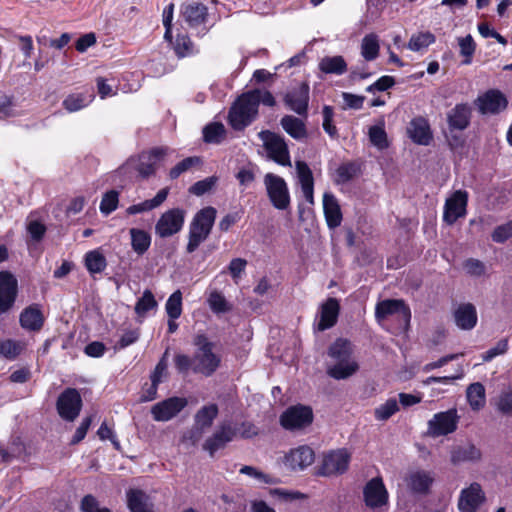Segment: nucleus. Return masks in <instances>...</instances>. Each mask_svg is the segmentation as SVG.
I'll return each instance as SVG.
<instances>
[{"label": "nucleus", "mask_w": 512, "mask_h": 512, "mask_svg": "<svg viewBox=\"0 0 512 512\" xmlns=\"http://www.w3.org/2000/svg\"><path fill=\"white\" fill-rule=\"evenodd\" d=\"M481 451L473 444L458 445L451 449L450 461L453 465L477 462L481 459Z\"/></svg>", "instance_id": "nucleus-24"}, {"label": "nucleus", "mask_w": 512, "mask_h": 512, "mask_svg": "<svg viewBox=\"0 0 512 512\" xmlns=\"http://www.w3.org/2000/svg\"><path fill=\"white\" fill-rule=\"evenodd\" d=\"M168 353L169 350L167 349L157 363L150 376L151 382L160 384L162 382V378L166 376L168 368Z\"/></svg>", "instance_id": "nucleus-58"}, {"label": "nucleus", "mask_w": 512, "mask_h": 512, "mask_svg": "<svg viewBox=\"0 0 512 512\" xmlns=\"http://www.w3.org/2000/svg\"><path fill=\"white\" fill-rule=\"evenodd\" d=\"M459 416L456 409L434 414L427 424V434L440 437L453 433L457 429Z\"/></svg>", "instance_id": "nucleus-10"}, {"label": "nucleus", "mask_w": 512, "mask_h": 512, "mask_svg": "<svg viewBox=\"0 0 512 512\" xmlns=\"http://www.w3.org/2000/svg\"><path fill=\"white\" fill-rule=\"evenodd\" d=\"M318 67L326 74L342 75L347 71V63L340 55L323 57Z\"/></svg>", "instance_id": "nucleus-35"}, {"label": "nucleus", "mask_w": 512, "mask_h": 512, "mask_svg": "<svg viewBox=\"0 0 512 512\" xmlns=\"http://www.w3.org/2000/svg\"><path fill=\"white\" fill-rule=\"evenodd\" d=\"M257 114L258 109L254 99L245 92L231 106L228 115L229 124L235 130H242L256 119Z\"/></svg>", "instance_id": "nucleus-3"}, {"label": "nucleus", "mask_w": 512, "mask_h": 512, "mask_svg": "<svg viewBox=\"0 0 512 512\" xmlns=\"http://www.w3.org/2000/svg\"><path fill=\"white\" fill-rule=\"evenodd\" d=\"M379 38L376 34L370 33L364 36L361 42V55L366 61H372L379 55Z\"/></svg>", "instance_id": "nucleus-39"}, {"label": "nucleus", "mask_w": 512, "mask_h": 512, "mask_svg": "<svg viewBox=\"0 0 512 512\" xmlns=\"http://www.w3.org/2000/svg\"><path fill=\"white\" fill-rule=\"evenodd\" d=\"M198 349L194 355V372L211 376L220 366L221 358L213 352V344L203 335L196 338Z\"/></svg>", "instance_id": "nucleus-4"}, {"label": "nucleus", "mask_w": 512, "mask_h": 512, "mask_svg": "<svg viewBox=\"0 0 512 512\" xmlns=\"http://www.w3.org/2000/svg\"><path fill=\"white\" fill-rule=\"evenodd\" d=\"M408 132L411 139L417 144L428 145L431 140L429 126L422 118L412 120Z\"/></svg>", "instance_id": "nucleus-34"}, {"label": "nucleus", "mask_w": 512, "mask_h": 512, "mask_svg": "<svg viewBox=\"0 0 512 512\" xmlns=\"http://www.w3.org/2000/svg\"><path fill=\"white\" fill-rule=\"evenodd\" d=\"M157 302L153 293L150 290H145L141 298L138 299L135 305V312L139 316H144L146 312L155 308Z\"/></svg>", "instance_id": "nucleus-52"}, {"label": "nucleus", "mask_w": 512, "mask_h": 512, "mask_svg": "<svg viewBox=\"0 0 512 512\" xmlns=\"http://www.w3.org/2000/svg\"><path fill=\"white\" fill-rule=\"evenodd\" d=\"M224 135L225 127L219 122L211 123L203 129L204 140L208 143H219Z\"/></svg>", "instance_id": "nucleus-47"}, {"label": "nucleus", "mask_w": 512, "mask_h": 512, "mask_svg": "<svg viewBox=\"0 0 512 512\" xmlns=\"http://www.w3.org/2000/svg\"><path fill=\"white\" fill-rule=\"evenodd\" d=\"M106 265L104 255L97 250L90 251L85 255V266L91 274L101 273Z\"/></svg>", "instance_id": "nucleus-44"}, {"label": "nucleus", "mask_w": 512, "mask_h": 512, "mask_svg": "<svg viewBox=\"0 0 512 512\" xmlns=\"http://www.w3.org/2000/svg\"><path fill=\"white\" fill-rule=\"evenodd\" d=\"M468 194L466 191L457 190L446 199L444 205L443 220L449 224H454L459 218L466 215V206Z\"/></svg>", "instance_id": "nucleus-16"}, {"label": "nucleus", "mask_w": 512, "mask_h": 512, "mask_svg": "<svg viewBox=\"0 0 512 512\" xmlns=\"http://www.w3.org/2000/svg\"><path fill=\"white\" fill-rule=\"evenodd\" d=\"M295 168L301 187L314 185L313 174L307 163L304 161H296Z\"/></svg>", "instance_id": "nucleus-53"}, {"label": "nucleus", "mask_w": 512, "mask_h": 512, "mask_svg": "<svg viewBox=\"0 0 512 512\" xmlns=\"http://www.w3.org/2000/svg\"><path fill=\"white\" fill-rule=\"evenodd\" d=\"M340 306L335 298H329L321 305L320 319L318 322V330L324 331L333 327L339 315Z\"/></svg>", "instance_id": "nucleus-25"}, {"label": "nucleus", "mask_w": 512, "mask_h": 512, "mask_svg": "<svg viewBox=\"0 0 512 512\" xmlns=\"http://www.w3.org/2000/svg\"><path fill=\"white\" fill-rule=\"evenodd\" d=\"M471 117V108L468 104H457L447 114L448 125L451 130H464L468 127Z\"/></svg>", "instance_id": "nucleus-27"}, {"label": "nucleus", "mask_w": 512, "mask_h": 512, "mask_svg": "<svg viewBox=\"0 0 512 512\" xmlns=\"http://www.w3.org/2000/svg\"><path fill=\"white\" fill-rule=\"evenodd\" d=\"M399 410L395 398L388 399L385 403L378 406L375 411V418L379 421H386Z\"/></svg>", "instance_id": "nucleus-51"}, {"label": "nucleus", "mask_w": 512, "mask_h": 512, "mask_svg": "<svg viewBox=\"0 0 512 512\" xmlns=\"http://www.w3.org/2000/svg\"><path fill=\"white\" fill-rule=\"evenodd\" d=\"M201 164L200 157L192 156L187 157L177 163L169 172V176L171 179L178 178L184 172L191 170L193 167L199 166Z\"/></svg>", "instance_id": "nucleus-46"}, {"label": "nucleus", "mask_w": 512, "mask_h": 512, "mask_svg": "<svg viewBox=\"0 0 512 512\" xmlns=\"http://www.w3.org/2000/svg\"><path fill=\"white\" fill-rule=\"evenodd\" d=\"M496 243H503L512 237V221L496 227L491 235Z\"/></svg>", "instance_id": "nucleus-63"}, {"label": "nucleus", "mask_w": 512, "mask_h": 512, "mask_svg": "<svg viewBox=\"0 0 512 512\" xmlns=\"http://www.w3.org/2000/svg\"><path fill=\"white\" fill-rule=\"evenodd\" d=\"M216 182L217 178L214 176L200 180L190 187V192L194 195L201 196L209 192L215 186Z\"/></svg>", "instance_id": "nucleus-62"}, {"label": "nucleus", "mask_w": 512, "mask_h": 512, "mask_svg": "<svg viewBox=\"0 0 512 512\" xmlns=\"http://www.w3.org/2000/svg\"><path fill=\"white\" fill-rule=\"evenodd\" d=\"M216 213V209L210 206L196 213L189 227V239L186 247L188 253L194 252L208 238L215 222Z\"/></svg>", "instance_id": "nucleus-2"}, {"label": "nucleus", "mask_w": 512, "mask_h": 512, "mask_svg": "<svg viewBox=\"0 0 512 512\" xmlns=\"http://www.w3.org/2000/svg\"><path fill=\"white\" fill-rule=\"evenodd\" d=\"M280 124L284 131L296 140L307 137V129L303 120L292 115L282 117Z\"/></svg>", "instance_id": "nucleus-31"}, {"label": "nucleus", "mask_w": 512, "mask_h": 512, "mask_svg": "<svg viewBox=\"0 0 512 512\" xmlns=\"http://www.w3.org/2000/svg\"><path fill=\"white\" fill-rule=\"evenodd\" d=\"M258 136L270 159L279 165L291 166L289 150L283 137L270 131H261Z\"/></svg>", "instance_id": "nucleus-6"}, {"label": "nucleus", "mask_w": 512, "mask_h": 512, "mask_svg": "<svg viewBox=\"0 0 512 512\" xmlns=\"http://www.w3.org/2000/svg\"><path fill=\"white\" fill-rule=\"evenodd\" d=\"M351 459V454L346 449L332 450L324 455L320 474L332 476L346 472Z\"/></svg>", "instance_id": "nucleus-13"}, {"label": "nucleus", "mask_w": 512, "mask_h": 512, "mask_svg": "<svg viewBox=\"0 0 512 512\" xmlns=\"http://www.w3.org/2000/svg\"><path fill=\"white\" fill-rule=\"evenodd\" d=\"M365 505L372 510H381L387 506L389 493L381 477L369 480L363 488Z\"/></svg>", "instance_id": "nucleus-9"}, {"label": "nucleus", "mask_w": 512, "mask_h": 512, "mask_svg": "<svg viewBox=\"0 0 512 512\" xmlns=\"http://www.w3.org/2000/svg\"><path fill=\"white\" fill-rule=\"evenodd\" d=\"M466 396L472 410L477 411L485 406V387L480 382H475L469 385L466 391Z\"/></svg>", "instance_id": "nucleus-37"}, {"label": "nucleus", "mask_w": 512, "mask_h": 512, "mask_svg": "<svg viewBox=\"0 0 512 512\" xmlns=\"http://www.w3.org/2000/svg\"><path fill=\"white\" fill-rule=\"evenodd\" d=\"M477 104L483 114H496L507 106V99L498 90H490L478 97Z\"/></svg>", "instance_id": "nucleus-22"}, {"label": "nucleus", "mask_w": 512, "mask_h": 512, "mask_svg": "<svg viewBox=\"0 0 512 512\" xmlns=\"http://www.w3.org/2000/svg\"><path fill=\"white\" fill-rule=\"evenodd\" d=\"M246 266L247 261L243 258H234L230 261L228 271L236 284L239 282L241 274L245 271Z\"/></svg>", "instance_id": "nucleus-64"}, {"label": "nucleus", "mask_w": 512, "mask_h": 512, "mask_svg": "<svg viewBox=\"0 0 512 512\" xmlns=\"http://www.w3.org/2000/svg\"><path fill=\"white\" fill-rule=\"evenodd\" d=\"M313 421V412L309 406L295 405L287 408L280 417L281 425L291 431L308 427Z\"/></svg>", "instance_id": "nucleus-7"}, {"label": "nucleus", "mask_w": 512, "mask_h": 512, "mask_svg": "<svg viewBox=\"0 0 512 512\" xmlns=\"http://www.w3.org/2000/svg\"><path fill=\"white\" fill-rule=\"evenodd\" d=\"M369 139L371 143L380 150L388 147L387 134L384 130L383 123L369 128Z\"/></svg>", "instance_id": "nucleus-50"}, {"label": "nucleus", "mask_w": 512, "mask_h": 512, "mask_svg": "<svg viewBox=\"0 0 512 512\" xmlns=\"http://www.w3.org/2000/svg\"><path fill=\"white\" fill-rule=\"evenodd\" d=\"M129 233L131 236V246L133 251L138 255H143L151 245L150 234L137 228H131Z\"/></svg>", "instance_id": "nucleus-38"}, {"label": "nucleus", "mask_w": 512, "mask_h": 512, "mask_svg": "<svg viewBox=\"0 0 512 512\" xmlns=\"http://www.w3.org/2000/svg\"><path fill=\"white\" fill-rule=\"evenodd\" d=\"M458 44L460 47V54L465 57L464 64H470L472 56L475 52V42L471 35L459 38Z\"/></svg>", "instance_id": "nucleus-56"}, {"label": "nucleus", "mask_w": 512, "mask_h": 512, "mask_svg": "<svg viewBox=\"0 0 512 512\" xmlns=\"http://www.w3.org/2000/svg\"><path fill=\"white\" fill-rule=\"evenodd\" d=\"M485 500V492L481 485L473 482L460 491L457 506L460 512H477Z\"/></svg>", "instance_id": "nucleus-15"}, {"label": "nucleus", "mask_w": 512, "mask_h": 512, "mask_svg": "<svg viewBox=\"0 0 512 512\" xmlns=\"http://www.w3.org/2000/svg\"><path fill=\"white\" fill-rule=\"evenodd\" d=\"M118 203L119 192L116 190H110L103 195L99 209L102 214L109 215L117 209Z\"/></svg>", "instance_id": "nucleus-48"}, {"label": "nucleus", "mask_w": 512, "mask_h": 512, "mask_svg": "<svg viewBox=\"0 0 512 512\" xmlns=\"http://www.w3.org/2000/svg\"><path fill=\"white\" fill-rule=\"evenodd\" d=\"M165 310L169 318L176 320L181 316L182 313V293L180 290H176L170 295L166 304Z\"/></svg>", "instance_id": "nucleus-45"}, {"label": "nucleus", "mask_w": 512, "mask_h": 512, "mask_svg": "<svg viewBox=\"0 0 512 512\" xmlns=\"http://www.w3.org/2000/svg\"><path fill=\"white\" fill-rule=\"evenodd\" d=\"M235 437H237L236 429L233 428L229 422H224L219 426L218 430L205 441L203 448L210 456H213L216 451L224 448L226 444L231 442Z\"/></svg>", "instance_id": "nucleus-20"}, {"label": "nucleus", "mask_w": 512, "mask_h": 512, "mask_svg": "<svg viewBox=\"0 0 512 512\" xmlns=\"http://www.w3.org/2000/svg\"><path fill=\"white\" fill-rule=\"evenodd\" d=\"M188 404L184 397H170L154 404L151 415L155 421L167 422L176 417Z\"/></svg>", "instance_id": "nucleus-14"}, {"label": "nucleus", "mask_w": 512, "mask_h": 512, "mask_svg": "<svg viewBox=\"0 0 512 512\" xmlns=\"http://www.w3.org/2000/svg\"><path fill=\"white\" fill-rule=\"evenodd\" d=\"M323 210L329 228L340 226L342 221L341 209L336 197L330 192H325L323 195Z\"/></svg>", "instance_id": "nucleus-26"}, {"label": "nucleus", "mask_w": 512, "mask_h": 512, "mask_svg": "<svg viewBox=\"0 0 512 512\" xmlns=\"http://www.w3.org/2000/svg\"><path fill=\"white\" fill-rule=\"evenodd\" d=\"M358 369L359 365L357 361L349 357L344 360L336 361L334 365L329 366L327 374L336 380H342L354 375Z\"/></svg>", "instance_id": "nucleus-29"}, {"label": "nucleus", "mask_w": 512, "mask_h": 512, "mask_svg": "<svg viewBox=\"0 0 512 512\" xmlns=\"http://www.w3.org/2000/svg\"><path fill=\"white\" fill-rule=\"evenodd\" d=\"M315 460V452L308 445H300L290 449L283 457L284 466L293 472L303 471Z\"/></svg>", "instance_id": "nucleus-12"}, {"label": "nucleus", "mask_w": 512, "mask_h": 512, "mask_svg": "<svg viewBox=\"0 0 512 512\" xmlns=\"http://www.w3.org/2000/svg\"><path fill=\"white\" fill-rule=\"evenodd\" d=\"M357 173V167L353 163H345L340 165L336 170V179L335 182L337 184L347 183L352 180Z\"/></svg>", "instance_id": "nucleus-54"}, {"label": "nucleus", "mask_w": 512, "mask_h": 512, "mask_svg": "<svg viewBox=\"0 0 512 512\" xmlns=\"http://www.w3.org/2000/svg\"><path fill=\"white\" fill-rule=\"evenodd\" d=\"M497 409L505 415H512V391L505 390L500 393L496 401Z\"/></svg>", "instance_id": "nucleus-61"}, {"label": "nucleus", "mask_w": 512, "mask_h": 512, "mask_svg": "<svg viewBox=\"0 0 512 512\" xmlns=\"http://www.w3.org/2000/svg\"><path fill=\"white\" fill-rule=\"evenodd\" d=\"M263 182L271 204L279 210L288 209L291 198L286 181L276 174L267 173Z\"/></svg>", "instance_id": "nucleus-5"}, {"label": "nucleus", "mask_w": 512, "mask_h": 512, "mask_svg": "<svg viewBox=\"0 0 512 512\" xmlns=\"http://www.w3.org/2000/svg\"><path fill=\"white\" fill-rule=\"evenodd\" d=\"M186 212L180 208H173L164 212L155 225V233L161 238H167L178 233L185 221Z\"/></svg>", "instance_id": "nucleus-11"}, {"label": "nucleus", "mask_w": 512, "mask_h": 512, "mask_svg": "<svg viewBox=\"0 0 512 512\" xmlns=\"http://www.w3.org/2000/svg\"><path fill=\"white\" fill-rule=\"evenodd\" d=\"M309 85L301 83L288 91L284 96L286 106L300 116H306L309 104Z\"/></svg>", "instance_id": "nucleus-18"}, {"label": "nucleus", "mask_w": 512, "mask_h": 512, "mask_svg": "<svg viewBox=\"0 0 512 512\" xmlns=\"http://www.w3.org/2000/svg\"><path fill=\"white\" fill-rule=\"evenodd\" d=\"M56 408L59 416L69 422H73L80 414L82 399L75 388L65 389L58 397Z\"/></svg>", "instance_id": "nucleus-8"}, {"label": "nucleus", "mask_w": 512, "mask_h": 512, "mask_svg": "<svg viewBox=\"0 0 512 512\" xmlns=\"http://www.w3.org/2000/svg\"><path fill=\"white\" fill-rule=\"evenodd\" d=\"M463 268L465 272L473 277H480L485 274L486 266L485 264L474 258H469L463 263Z\"/></svg>", "instance_id": "nucleus-59"}, {"label": "nucleus", "mask_w": 512, "mask_h": 512, "mask_svg": "<svg viewBox=\"0 0 512 512\" xmlns=\"http://www.w3.org/2000/svg\"><path fill=\"white\" fill-rule=\"evenodd\" d=\"M168 153L169 149L167 147L154 148L149 152H143L137 157L129 158L119 167L118 173L128 178L135 175L144 179L148 178L156 172Z\"/></svg>", "instance_id": "nucleus-1"}, {"label": "nucleus", "mask_w": 512, "mask_h": 512, "mask_svg": "<svg viewBox=\"0 0 512 512\" xmlns=\"http://www.w3.org/2000/svg\"><path fill=\"white\" fill-rule=\"evenodd\" d=\"M247 93L251 95V99H254L257 108L259 107L260 103L270 107L275 105V99L269 91L254 89L248 91Z\"/></svg>", "instance_id": "nucleus-60"}, {"label": "nucleus", "mask_w": 512, "mask_h": 512, "mask_svg": "<svg viewBox=\"0 0 512 512\" xmlns=\"http://www.w3.org/2000/svg\"><path fill=\"white\" fill-rule=\"evenodd\" d=\"M17 279L7 271L0 272V314L10 310L17 296Z\"/></svg>", "instance_id": "nucleus-19"}, {"label": "nucleus", "mask_w": 512, "mask_h": 512, "mask_svg": "<svg viewBox=\"0 0 512 512\" xmlns=\"http://www.w3.org/2000/svg\"><path fill=\"white\" fill-rule=\"evenodd\" d=\"M169 42L179 58L187 57L195 52L193 42L186 34H178L174 42L172 40Z\"/></svg>", "instance_id": "nucleus-43"}, {"label": "nucleus", "mask_w": 512, "mask_h": 512, "mask_svg": "<svg viewBox=\"0 0 512 512\" xmlns=\"http://www.w3.org/2000/svg\"><path fill=\"white\" fill-rule=\"evenodd\" d=\"M43 323L44 317L38 305H31L20 314V324L26 330L38 331Z\"/></svg>", "instance_id": "nucleus-30"}, {"label": "nucleus", "mask_w": 512, "mask_h": 512, "mask_svg": "<svg viewBox=\"0 0 512 512\" xmlns=\"http://www.w3.org/2000/svg\"><path fill=\"white\" fill-rule=\"evenodd\" d=\"M456 325L462 330H471L477 323L476 308L471 303H464L454 311Z\"/></svg>", "instance_id": "nucleus-28"}, {"label": "nucleus", "mask_w": 512, "mask_h": 512, "mask_svg": "<svg viewBox=\"0 0 512 512\" xmlns=\"http://www.w3.org/2000/svg\"><path fill=\"white\" fill-rule=\"evenodd\" d=\"M127 503L131 512H152L150 499L141 490H129L127 492Z\"/></svg>", "instance_id": "nucleus-33"}, {"label": "nucleus", "mask_w": 512, "mask_h": 512, "mask_svg": "<svg viewBox=\"0 0 512 512\" xmlns=\"http://www.w3.org/2000/svg\"><path fill=\"white\" fill-rule=\"evenodd\" d=\"M322 117H323V122H322L323 130L332 139L338 138V136H339L338 129L333 124V121H334V109H333V107H331L329 105H325L323 107V109H322Z\"/></svg>", "instance_id": "nucleus-49"}, {"label": "nucleus", "mask_w": 512, "mask_h": 512, "mask_svg": "<svg viewBox=\"0 0 512 512\" xmlns=\"http://www.w3.org/2000/svg\"><path fill=\"white\" fill-rule=\"evenodd\" d=\"M208 304L215 313H225L230 310L225 297L217 291L212 292L208 298Z\"/></svg>", "instance_id": "nucleus-55"}, {"label": "nucleus", "mask_w": 512, "mask_h": 512, "mask_svg": "<svg viewBox=\"0 0 512 512\" xmlns=\"http://www.w3.org/2000/svg\"><path fill=\"white\" fill-rule=\"evenodd\" d=\"M218 415V407L216 404H209L202 407L195 415V425L205 429L212 425L214 419Z\"/></svg>", "instance_id": "nucleus-41"}, {"label": "nucleus", "mask_w": 512, "mask_h": 512, "mask_svg": "<svg viewBox=\"0 0 512 512\" xmlns=\"http://www.w3.org/2000/svg\"><path fill=\"white\" fill-rule=\"evenodd\" d=\"M93 99L94 95L92 93H72L63 100L62 105L68 112L73 113L88 106Z\"/></svg>", "instance_id": "nucleus-36"}, {"label": "nucleus", "mask_w": 512, "mask_h": 512, "mask_svg": "<svg viewBox=\"0 0 512 512\" xmlns=\"http://www.w3.org/2000/svg\"><path fill=\"white\" fill-rule=\"evenodd\" d=\"M353 348L350 341L339 338L331 344L328 355L336 362L352 357Z\"/></svg>", "instance_id": "nucleus-40"}, {"label": "nucleus", "mask_w": 512, "mask_h": 512, "mask_svg": "<svg viewBox=\"0 0 512 512\" xmlns=\"http://www.w3.org/2000/svg\"><path fill=\"white\" fill-rule=\"evenodd\" d=\"M435 40L436 38L431 32H419L411 36L407 47L411 51L419 52L426 50Z\"/></svg>", "instance_id": "nucleus-42"}, {"label": "nucleus", "mask_w": 512, "mask_h": 512, "mask_svg": "<svg viewBox=\"0 0 512 512\" xmlns=\"http://www.w3.org/2000/svg\"><path fill=\"white\" fill-rule=\"evenodd\" d=\"M168 193L169 189L163 188L157 192L154 198L129 206L126 209V213L129 215H134L153 210L162 205V203L166 200Z\"/></svg>", "instance_id": "nucleus-32"}, {"label": "nucleus", "mask_w": 512, "mask_h": 512, "mask_svg": "<svg viewBox=\"0 0 512 512\" xmlns=\"http://www.w3.org/2000/svg\"><path fill=\"white\" fill-rule=\"evenodd\" d=\"M181 14L191 28L203 24L208 16L207 7L199 2L185 3L181 7Z\"/></svg>", "instance_id": "nucleus-23"}, {"label": "nucleus", "mask_w": 512, "mask_h": 512, "mask_svg": "<svg viewBox=\"0 0 512 512\" xmlns=\"http://www.w3.org/2000/svg\"><path fill=\"white\" fill-rule=\"evenodd\" d=\"M408 489L415 494H427L434 482V474L426 470L410 471L405 477Z\"/></svg>", "instance_id": "nucleus-21"}, {"label": "nucleus", "mask_w": 512, "mask_h": 512, "mask_svg": "<svg viewBox=\"0 0 512 512\" xmlns=\"http://www.w3.org/2000/svg\"><path fill=\"white\" fill-rule=\"evenodd\" d=\"M396 315L405 324L410 322L411 312L402 300L387 299L377 303L375 317L380 322L389 316Z\"/></svg>", "instance_id": "nucleus-17"}, {"label": "nucleus", "mask_w": 512, "mask_h": 512, "mask_svg": "<svg viewBox=\"0 0 512 512\" xmlns=\"http://www.w3.org/2000/svg\"><path fill=\"white\" fill-rule=\"evenodd\" d=\"M240 473L247 475L249 477H252L260 483H265V484L276 483V480L272 476L263 473L262 471L258 470L257 468H255L253 466H243L240 469Z\"/></svg>", "instance_id": "nucleus-57"}]
</instances>
